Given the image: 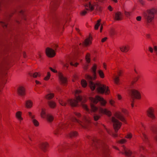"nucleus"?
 <instances>
[{
  "label": "nucleus",
  "mask_w": 157,
  "mask_h": 157,
  "mask_svg": "<svg viewBox=\"0 0 157 157\" xmlns=\"http://www.w3.org/2000/svg\"><path fill=\"white\" fill-rule=\"evenodd\" d=\"M122 14L120 12H117L113 15V17L114 19L116 20H120L122 19Z\"/></svg>",
  "instance_id": "nucleus-16"
},
{
  "label": "nucleus",
  "mask_w": 157,
  "mask_h": 157,
  "mask_svg": "<svg viewBox=\"0 0 157 157\" xmlns=\"http://www.w3.org/2000/svg\"><path fill=\"white\" fill-rule=\"evenodd\" d=\"M132 135L131 133H129L126 136V137L128 139H130L132 137Z\"/></svg>",
  "instance_id": "nucleus-43"
},
{
  "label": "nucleus",
  "mask_w": 157,
  "mask_h": 157,
  "mask_svg": "<svg viewBox=\"0 0 157 157\" xmlns=\"http://www.w3.org/2000/svg\"><path fill=\"white\" fill-rule=\"evenodd\" d=\"M51 76V74L50 72H48L47 73V76H46L44 78V80H48L50 77Z\"/></svg>",
  "instance_id": "nucleus-37"
},
{
  "label": "nucleus",
  "mask_w": 157,
  "mask_h": 157,
  "mask_svg": "<svg viewBox=\"0 0 157 157\" xmlns=\"http://www.w3.org/2000/svg\"><path fill=\"white\" fill-rule=\"evenodd\" d=\"M135 72L136 73V74H138V72L136 70V69H135V68H134V70Z\"/></svg>",
  "instance_id": "nucleus-60"
},
{
  "label": "nucleus",
  "mask_w": 157,
  "mask_h": 157,
  "mask_svg": "<svg viewBox=\"0 0 157 157\" xmlns=\"http://www.w3.org/2000/svg\"><path fill=\"white\" fill-rule=\"evenodd\" d=\"M68 15V14L66 13L65 15L64 16V18L65 19V20L66 19V17Z\"/></svg>",
  "instance_id": "nucleus-58"
},
{
  "label": "nucleus",
  "mask_w": 157,
  "mask_h": 157,
  "mask_svg": "<svg viewBox=\"0 0 157 157\" xmlns=\"http://www.w3.org/2000/svg\"><path fill=\"white\" fill-rule=\"evenodd\" d=\"M115 116L117 118L119 119L122 121H124L125 119L121 113L119 112L116 113L115 114Z\"/></svg>",
  "instance_id": "nucleus-22"
},
{
  "label": "nucleus",
  "mask_w": 157,
  "mask_h": 157,
  "mask_svg": "<svg viewBox=\"0 0 157 157\" xmlns=\"http://www.w3.org/2000/svg\"><path fill=\"white\" fill-rule=\"evenodd\" d=\"M109 103L112 106H114V107L115 106V105L114 104L115 101H113L112 100H110L109 101Z\"/></svg>",
  "instance_id": "nucleus-41"
},
{
  "label": "nucleus",
  "mask_w": 157,
  "mask_h": 157,
  "mask_svg": "<svg viewBox=\"0 0 157 157\" xmlns=\"http://www.w3.org/2000/svg\"><path fill=\"white\" fill-rule=\"evenodd\" d=\"M81 91L76 90L75 91L76 95V99H70L67 101L68 103L72 107L76 106L78 105V102H80L82 107L86 111L88 115H85L81 117L80 119H77L73 116L65 117V121L64 122H61L56 125V127L53 129L54 134L58 136L62 133V131L65 129L68 130L71 128L75 127L74 124H77L81 127L83 128H86L87 125L91 122V119L89 114L92 115L94 120L96 121L100 117V115L98 113L100 112L105 114L108 116L111 115V112L107 109L100 108L98 110L97 107L94 106V104L99 102L101 105L105 106L106 101L103 98L99 96H96L95 98L90 97L89 100L91 102L90 107L91 110H90L87 105L83 104L86 100V98H83L80 95H76L80 93Z\"/></svg>",
  "instance_id": "nucleus-1"
},
{
  "label": "nucleus",
  "mask_w": 157,
  "mask_h": 157,
  "mask_svg": "<svg viewBox=\"0 0 157 157\" xmlns=\"http://www.w3.org/2000/svg\"><path fill=\"white\" fill-rule=\"evenodd\" d=\"M48 146V144L46 142H43L40 143L39 145V147L44 151H45L46 148Z\"/></svg>",
  "instance_id": "nucleus-18"
},
{
  "label": "nucleus",
  "mask_w": 157,
  "mask_h": 157,
  "mask_svg": "<svg viewBox=\"0 0 157 157\" xmlns=\"http://www.w3.org/2000/svg\"><path fill=\"white\" fill-rule=\"evenodd\" d=\"M36 84H41V83L38 81L36 80Z\"/></svg>",
  "instance_id": "nucleus-59"
},
{
  "label": "nucleus",
  "mask_w": 157,
  "mask_h": 157,
  "mask_svg": "<svg viewBox=\"0 0 157 157\" xmlns=\"http://www.w3.org/2000/svg\"><path fill=\"white\" fill-rule=\"evenodd\" d=\"M58 0H55L52 3L53 6L51 8V15L53 24L55 25H58L59 22V20L56 17V14L54 12V10L58 4Z\"/></svg>",
  "instance_id": "nucleus-6"
},
{
  "label": "nucleus",
  "mask_w": 157,
  "mask_h": 157,
  "mask_svg": "<svg viewBox=\"0 0 157 157\" xmlns=\"http://www.w3.org/2000/svg\"><path fill=\"white\" fill-rule=\"evenodd\" d=\"M18 94L21 96H22L25 95V89L23 86H20L17 89Z\"/></svg>",
  "instance_id": "nucleus-19"
},
{
  "label": "nucleus",
  "mask_w": 157,
  "mask_h": 157,
  "mask_svg": "<svg viewBox=\"0 0 157 157\" xmlns=\"http://www.w3.org/2000/svg\"><path fill=\"white\" fill-rule=\"evenodd\" d=\"M113 79L115 83L117 84H118L119 82V77L117 76H115Z\"/></svg>",
  "instance_id": "nucleus-36"
},
{
  "label": "nucleus",
  "mask_w": 157,
  "mask_h": 157,
  "mask_svg": "<svg viewBox=\"0 0 157 157\" xmlns=\"http://www.w3.org/2000/svg\"><path fill=\"white\" fill-rule=\"evenodd\" d=\"M108 9L110 11H112L113 10L112 7L110 6H108Z\"/></svg>",
  "instance_id": "nucleus-53"
},
{
  "label": "nucleus",
  "mask_w": 157,
  "mask_h": 157,
  "mask_svg": "<svg viewBox=\"0 0 157 157\" xmlns=\"http://www.w3.org/2000/svg\"><path fill=\"white\" fill-rule=\"evenodd\" d=\"M112 35H114L115 34V32L114 31H112L111 33Z\"/></svg>",
  "instance_id": "nucleus-61"
},
{
  "label": "nucleus",
  "mask_w": 157,
  "mask_h": 157,
  "mask_svg": "<svg viewBox=\"0 0 157 157\" xmlns=\"http://www.w3.org/2000/svg\"><path fill=\"white\" fill-rule=\"evenodd\" d=\"M77 132L75 131H71L69 134V136L70 138L75 137L77 136Z\"/></svg>",
  "instance_id": "nucleus-27"
},
{
  "label": "nucleus",
  "mask_w": 157,
  "mask_h": 157,
  "mask_svg": "<svg viewBox=\"0 0 157 157\" xmlns=\"http://www.w3.org/2000/svg\"><path fill=\"white\" fill-rule=\"evenodd\" d=\"M48 103L49 106L52 108H54L56 106V103L52 101H48Z\"/></svg>",
  "instance_id": "nucleus-28"
},
{
  "label": "nucleus",
  "mask_w": 157,
  "mask_h": 157,
  "mask_svg": "<svg viewBox=\"0 0 157 157\" xmlns=\"http://www.w3.org/2000/svg\"><path fill=\"white\" fill-rule=\"evenodd\" d=\"M70 2L69 0H68V1H67L66 2V4L65 6V8L66 7L65 6L67 5L68 3Z\"/></svg>",
  "instance_id": "nucleus-57"
},
{
  "label": "nucleus",
  "mask_w": 157,
  "mask_h": 157,
  "mask_svg": "<svg viewBox=\"0 0 157 157\" xmlns=\"http://www.w3.org/2000/svg\"><path fill=\"white\" fill-rule=\"evenodd\" d=\"M124 14L126 16V17H128L130 16V13L128 12H127L125 11L124 12Z\"/></svg>",
  "instance_id": "nucleus-42"
},
{
  "label": "nucleus",
  "mask_w": 157,
  "mask_h": 157,
  "mask_svg": "<svg viewBox=\"0 0 157 157\" xmlns=\"http://www.w3.org/2000/svg\"><path fill=\"white\" fill-rule=\"evenodd\" d=\"M144 147H142V146H141L140 147V150H141V149H142V150H144Z\"/></svg>",
  "instance_id": "nucleus-62"
},
{
  "label": "nucleus",
  "mask_w": 157,
  "mask_h": 157,
  "mask_svg": "<svg viewBox=\"0 0 157 157\" xmlns=\"http://www.w3.org/2000/svg\"><path fill=\"white\" fill-rule=\"evenodd\" d=\"M100 20H98L97 21V23L95 24V25L94 28L95 29H98L99 26L100 25Z\"/></svg>",
  "instance_id": "nucleus-35"
},
{
  "label": "nucleus",
  "mask_w": 157,
  "mask_h": 157,
  "mask_svg": "<svg viewBox=\"0 0 157 157\" xmlns=\"http://www.w3.org/2000/svg\"><path fill=\"white\" fill-rule=\"evenodd\" d=\"M120 48L121 52H126L129 50V47L128 45H124L120 47Z\"/></svg>",
  "instance_id": "nucleus-21"
},
{
  "label": "nucleus",
  "mask_w": 157,
  "mask_h": 157,
  "mask_svg": "<svg viewBox=\"0 0 157 157\" xmlns=\"http://www.w3.org/2000/svg\"><path fill=\"white\" fill-rule=\"evenodd\" d=\"M86 60L87 64L84 65L83 68L84 70H86L87 69L88 66V64L90 62V55L89 53H87L86 56Z\"/></svg>",
  "instance_id": "nucleus-17"
},
{
  "label": "nucleus",
  "mask_w": 157,
  "mask_h": 157,
  "mask_svg": "<svg viewBox=\"0 0 157 157\" xmlns=\"http://www.w3.org/2000/svg\"><path fill=\"white\" fill-rule=\"evenodd\" d=\"M54 96V95L52 94H49L46 96V98L48 99H50L52 98Z\"/></svg>",
  "instance_id": "nucleus-34"
},
{
  "label": "nucleus",
  "mask_w": 157,
  "mask_h": 157,
  "mask_svg": "<svg viewBox=\"0 0 157 157\" xmlns=\"http://www.w3.org/2000/svg\"><path fill=\"white\" fill-rule=\"evenodd\" d=\"M49 69L53 72L54 73H57V71L53 69L52 68L50 67H49Z\"/></svg>",
  "instance_id": "nucleus-45"
},
{
  "label": "nucleus",
  "mask_w": 157,
  "mask_h": 157,
  "mask_svg": "<svg viewBox=\"0 0 157 157\" xmlns=\"http://www.w3.org/2000/svg\"><path fill=\"white\" fill-rule=\"evenodd\" d=\"M46 109L42 108L40 113V116L42 118L46 119L49 122H51L53 120V117L49 114L46 113Z\"/></svg>",
  "instance_id": "nucleus-8"
},
{
  "label": "nucleus",
  "mask_w": 157,
  "mask_h": 157,
  "mask_svg": "<svg viewBox=\"0 0 157 157\" xmlns=\"http://www.w3.org/2000/svg\"><path fill=\"white\" fill-rule=\"evenodd\" d=\"M57 75L60 83L62 84L65 85L67 84V78L64 77L63 74L61 72H58Z\"/></svg>",
  "instance_id": "nucleus-11"
},
{
  "label": "nucleus",
  "mask_w": 157,
  "mask_h": 157,
  "mask_svg": "<svg viewBox=\"0 0 157 157\" xmlns=\"http://www.w3.org/2000/svg\"><path fill=\"white\" fill-rule=\"evenodd\" d=\"M107 39V38L106 37H105L102 39L101 40V42H104Z\"/></svg>",
  "instance_id": "nucleus-50"
},
{
  "label": "nucleus",
  "mask_w": 157,
  "mask_h": 157,
  "mask_svg": "<svg viewBox=\"0 0 157 157\" xmlns=\"http://www.w3.org/2000/svg\"><path fill=\"white\" fill-rule=\"evenodd\" d=\"M142 134L143 135V137H142V138L144 140H147V138L146 134L144 132H142Z\"/></svg>",
  "instance_id": "nucleus-40"
},
{
  "label": "nucleus",
  "mask_w": 157,
  "mask_h": 157,
  "mask_svg": "<svg viewBox=\"0 0 157 157\" xmlns=\"http://www.w3.org/2000/svg\"><path fill=\"white\" fill-rule=\"evenodd\" d=\"M122 112L123 113H124L125 114H127V110H125V109H123L122 110Z\"/></svg>",
  "instance_id": "nucleus-56"
},
{
  "label": "nucleus",
  "mask_w": 157,
  "mask_h": 157,
  "mask_svg": "<svg viewBox=\"0 0 157 157\" xmlns=\"http://www.w3.org/2000/svg\"><path fill=\"white\" fill-rule=\"evenodd\" d=\"M19 13L21 15H24V12L22 10H21L19 11Z\"/></svg>",
  "instance_id": "nucleus-52"
},
{
  "label": "nucleus",
  "mask_w": 157,
  "mask_h": 157,
  "mask_svg": "<svg viewBox=\"0 0 157 157\" xmlns=\"http://www.w3.org/2000/svg\"><path fill=\"white\" fill-rule=\"evenodd\" d=\"M157 13V10L155 9H152L147 10L144 12L143 15L145 19L148 23L151 22L154 17V15Z\"/></svg>",
  "instance_id": "nucleus-5"
},
{
  "label": "nucleus",
  "mask_w": 157,
  "mask_h": 157,
  "mask_svg": "<svg viewBox=\"0 0 157 157\" xmlns=\"http://www.w3.org/2000/svg\"><path fill=\"white\" fill-rule=\"evenodd\" d=\"M110 119L113 123L114 129L115 132H117L121 127V123L114 117H111Z\"/></svg>",
  "instance_id": "nucleus-10"
},
{
  "label": "nucleus",
  "mask_w": 157,
  "mask_h": 157,
  "mask_svg": "<svg viewBox=\"0 0 157 157\" xmlns=\"http://www.w3.org/2000/svg\"><path fill=\"white\" fill-rule=\"evenodd\" d=\"M21 112L18 111L16 113V117L19 120H21L23 119L21 117Z\"/></svg>",
  "instance_id": "nucleus-29"
},
{
  "label": "nucleus",
  "mask_w": 157,
  "mask_h": 157,
  "mask_svg": "<svg viewBox=\"0 0 157 157\" xmlns=\"http://www.w3.org/2000/svg\"><path fill=\"white\" fill-rule=\"evenodd\" d=\"M33 105V103L30 100H28L26 101L25 105L26 107L28 108H31Z\"/></svg>",
  "instance_id": "nucleus-26"
},
{
  "label": "nucleus",
  "mask_w": 157,
  "mask_h": 157,
  "mask_svg": "<svg viewBox=\"0 0 157 157\" xmlns=\"http://www.w3.org/2000/svg\"><path fill=\"white\" fill-rule=\"evenodd\" d=\"M139 2L142 5H144V2L143 0H138Z\"/></svg>",
  "instance_id": "nucleus-51"
},
{
  "label": "nucleus",
  "mask_w": 157,
  "mask_h": 157,
  "mask_svg": "<svg viewBox=\"0 0 157 157\" xmlns=\"http://www.w3.org/2000/svg\"><path fill=\"white\" fill-rule=\"evenodd\" d=\"M92 38L90 37L89 38L86 39L83 42V44L85 46H87L91 43V40Z\"/></svg>",
  "instance_id": "nucleus-23"
},
{
  "label": "nucleus",
  "mask_w": 157,
  "mask_h": 157,
  "mask_svg": "<svg viewBox=\"0 0 157 157\" xmlns=\"http://www.w3.org/2000/svg\"><path fill=\"white\" fill-rule=\"evenodd\" d=\"M147 38H149L150 37V35L149 34H147Z\"/></svg>",
  "instance_id": "nucleus-63"
},
{
  "label": "nucleus",
  "mask_w": 157,
  "mask_h": 157,
  "mask_svg": "<svg viewBox=\"0 0 157 157\" xmlns=\"http://www.w3.org/2000/svg\"><path fill=\"white\" fill-rule=\"evenodd\" d=\"M59 103L62 106H65L66 105L67 103L64 101L62 100H59Z\"/></svg>",
  "instance_id": "nucleus-39"
},
{
  "label": "nucleus",
  "mask_w": 157,
  "mask_h": 157,
  "mask_svg": "<svg viewBox=\"0 0 157 157\" xmlns=\"http://www.w3.org/2000/svg\"><path fill=\"white\" fill-rule=\"evenodd\" d=\"M81 84L82 86L84 87H86L87 85L86 82L84 79H82L81 80Z\"/></svg>",
  "instance_id": "nucleus-33"
},
{
  "label": "nucleus",
  "mask_w": 157,
  "mask_h": 157,
  "mask_svg": "<svg viewBox=\"0 0 157 157\" xmlns=\"http://www.w3.org/2000/svg\"><path fill=\"white\" fill-rule=\"evenodd\" d=\"M98 73L100 77L101 78H103L104 77V74L103 71L101 70H98Z\"/></svg>",
  "instance_id": "nucleus-30"
},
{
  "label": "nucleus",
  "mask_w": 157,
  "mask_h": 157,
  "mask_svg": "<svg viewBox=\"0 0 157 157\" xmlns=\"http://www.w3.org/2000/svg\"><path fill=\"white\" fill-rule=\"evenodd\" d=\"M126 142V140L124 139H122L117 141L118 143L123 144Z\"/></svg>",
  "instance_id": "nucleus-38"
},
{
  "label": "nucleus",
  "mask_w": 157,
  "mask_h": 157,
  "mask_svg": "<svg viewBox=\"0 0 157 157\" xmlns=\"http://www.w3.org/2000/svg\"><path fill=\"white\" fill-rule=\"evenodd\" d=\"M28 114L31 118V121L34 125L36 126H38L39 125V123L38 121L35 119V116L33 115L30 112H28Z\"/></svg>",
  "instance_id": "nucleus-14"
},
{
  "label": "nucleus",
  "mask_w": 157,
  "mask_h": 157,
  "mask_svg": "<svg viewBox=\"0 0 157 157\" xmlns=\"http://www.w3.org/2000/svg\"><path fill=\"white\" fill-rule=\"evenodd\" d=\"M154 49L156 54H157V46H155L154 47Z\"/></svg>",
  "instance_id": "nucleus-48"
},
{
  "label": "nucleus",
  "mask_w": 157,
  "mask_h": 157,
  "mask_svg": "<svg viewBox=\"0 0 157 157\" xmlns=\"http://www.w3.org/2000/svg\"><path fill=\"white\" fill-rule=\"evenodd\" d=\"M97 66L95 64L93 65L90 70V72L92 73V76L89 75H86V77L89 82V85L91 90H94L95 89L97 91L100 93H105L106 94H108L109 92V90L108 88L105 85L101 84L99 83H95L92 81L96 78V71Z\"/></svg>",
  "instance_id": "nucleus-2"
},
{
  "label": "nucleus",
  "mask_w": 157,
  "mask_h": 157,
  "mask_svg": "<svg viewBox=\"0 0 157 157\" xmlns=\"http://www.w3.org/2000/svg\"><path fill=\"white\" fill-rule=\"evenodd\" d=\"M136 20L138 21H140L141 19V16H138L136 18Z\"/></svg>",
  "instance_id": "nucleus-46"
},
{
  "label": "nucleus",
  "mask_w": 157,
  "mask_h": 157,
  "mask_svg": "<svg viewBox=\"0 0 157 157\" xmlns=\"http://www.w3.org/2000/svg\"><path fill=\"white\" fill-rule=\"evenodd\" d=\"M122 148L123 152H121L122 153L128 156H130L132 154V152L131 151L124 146Z\"/></svg>",
  "instance_id": "nucleus-15"
},
{
  "label": "nucleus",
  "mask_w": 157,
  "mask_h": 157,
  "mask_svg": "<svg viewBox=\"0 0 157 157\" xmlns=\"http://www.w3.org/2000/svg\"><path fill=\"white\" fill-rule=\"evenodd\" d=\"M8 20V18H7L4 21H0V24L4 28H7L8 27V25L7 22Z\"/></svg>",
  "instance_id": "nucleus-24"
},
{
  "label": "nucleus",
  "mask_w": 157,
  "mask_h": 157,
  "mask_svg": "<svg viewBox=\"0 0 157 157\" xmlns=\"http://www.w3.org/2000/svg\"><path fill=\"white\" fill-rule=\"evenodd\" d=\"M128 93L131 97V101L132 102L134 98L139 99L140 98V95L139 93L137 90L131 89L128 91Z\"/></svg>",
  "instance_id": "nucleus-9"
},
{
  "label": "nucleus",
  "mask_w": 157,
  "mask_h": 157,
  "mask_svg": "<svg viewBox=\"0 0 157 157\" xmlns=\"http://www.w3.org/2000/svg\"><path fill=\"white\" fill-rule=\"evenodd\" d=\"M46 53L48 57H53L56 55L54 51L50 48H48L46 50Z\"/></svg>",
  "instance_id": "nucleus-13"
},
{
  "label": "nucleus",
  "mask_w": 157,
  "mask_h": 157,
  "mask_svg": "<svg viewBox=\"0 0 157 157\" xmlns=\"http://www.w3.org/2000/svg\"><path fill=\"white\" fill-rule=\"evenodd\" d=\"M29 75L31 77H33L34 78H36L37 76H40V75H39L37 73H29Z\"/></svg>",
  "instance_id": "nucleus-31"
},
{
  "label": "nucleus",
  "mask_w": 157,
  "mask_h": 157,
  "mask_svg": "<svg viewBox=\"0 0 157 157\" xmlns=\"http://www.w3.org/2000/svg\"><path fill=\"white\" fill-rule=\"evenodd\" d=\"M75 59L71 56H68L67 57L65 61H62L61 64L64 67H66L67 68L68 67V63H70V64L73 66L76 67L78 64L77 63H75Z\"/></svg>",
  "instance_id": "nucleus-7"
},
{
  "label": "nucleus",
  "mask_w": 157,
  "mask_h": 157,
  "mask_svg": "<svg viewBox=\"0 0 157 157\" xmlns=\"http://www.w3.org/2000/svg\"><path fill=\"white\" fill-rule=\"evenodd\" d=\"M101 127H103V128H104L106 130V131L107 132H108L109 134H110V135L112 134V136H113V137H117V134H115V133H111V132H110V131L107 128H105V125H103V124H101Z\"/></svg>",
  "instance_id": "nucleus-25"
},
{
  "label": "nucleus",
  "mask_w": 157,
  "mask_h": 157,
  "mask_svg": "<svg viewBox=\"0 0 157 157\" xmlns=\"http://www.w3.org/2000/svg\"><path fill=\"white\" fill-rule=\"evenodd\" d=\"M84 2L83 4L86 7V10H83L81 12L82 15H85L87 13L86 10H93L95 9L97 10L101 11V7L99 6L96 3H94L93 0H82Z\"/></svg>",
  "instance_id": "nucleus-4"
},
{
  "label": "nucleus",
  "mask_w": 157,
  "mask_h": 157,
  "mask_svg": "<svg viewBox=\"0 0 157 157\" xmlns=\"http://www.w3.org/2000/svg\"><path fill=\"white\" fill-rule=\"evenodd\" d=\"M76 146V144L75 142H73L69 146V147H75Z\"/></svg>",
  "instance_id": "nucleus-44"
},
{
  "label": "nucleus",
  "mask_w": 157,
  "mask_h": 157,
  "mask_svg": "<svg viewBox=\"0 0 157 157\" xmlns=\"http://www.w3.org/2000/svg\"><path fill=\"white\" fill-rule=\"evenodd\" d=\"M117 98H118V99L119 100H121V96L120 95H119V94L118 95H117Z\"/></svg>",
  "instance_id": "nucleus-55"
},
{
  "label": "nucleus",
  "mask_w": 157,
  "mask_h": 157,
  "mask_svg": "<svg viewBox=\"0 0 157 157\" xmlns=\"http://www.w3.org/2000/svg\"><path fill=\"white\" fill-rule=\"evenodd\" d=\"M75 114L78 117H80L81 116V114L79 113H75Z\"/></svg>",
  "instance_id": "nucleus-49"
},
{
  "label": "nucleus",
  "mask_w": 157,
  "mask_h": 157,
  "mask_svg": "<svg viewBox=\"0 0 157 157\" xmlns=\"http://www.w3.org/2000/svg\"><path fill=\"white\" fill-rule=\"evenodd\" d=\"M103 66H104V68L105 69H106V65H105V63H104L103 64Z\"/></svg>",
  "instance_id": "nucleus-64"
},
{
  "label": "nucleus",
  "mask_w": 157,
  "mask_h": 157,
  "mask_svg": "<svg viewBox=\"0 0 157 157\" xmlns=\"http://www.w3.org/2000/svg\"><path fill=\"white\" fill-rule=\"evenodd\" d=\"M92 145L94 147L97 148L98 147H101L103 150L104 157H108L109 154L108 147L103 141L97 138L91 139Z\"/></svg>",
  "instance_id": "nucleus-3"
},
{
  "label": "nucleus",
  "mask_w": 157,
  "mask_h": 157,
  "mask_svg": "<svg viewBox=\"0 0 157 157\" xmlns=\"http://www.w3.org/2000/svg\"><path fill=\"white\" fill-rule=\"evenodd\" d=\"M149 50L151 52V53H152L153 52V48L151 47H149Z\"/></svg>",
  "instance_id": "nucleus-47"
},
{
  "label": "nucleus",
  "mask_w": 157,
  "mask_h": 157,
  "mask_svg": "<svg viewBox=\"0 0 157 157\" xmlns=\"http://www.w3.org/2000/svg\"><path fill=\"white\" fill-rule=\"evenodd\" d=\"M154 112V109L152 107H150L147 111V114L149 117L152 119H154L155 117Z\"/></svg>",
  "instance_id": "nucleus-12"
},
{
  "label": "nucleus",
  "mask_w": 157,
  "mask_h": 157,
  "mask_svg": "<svg viewBox=\"0 0 157 157\" xmlns=\"http://www.w3.org/2000/svg\"><path fill=\"white\" fill-rule=\"evenodd\" d=\"M153 132L155 134L154 138L157 141V127L155 125H153L151 128Z\"/></svg>",
  "instance_id": "nucleus-20"
},
{
  "label": "nucleus",
  "mask_w": 157,
  "mask_h": 157,
  "mask_svg": "<svg viewBox=\"0 0 157 157\" xmlns=\"http://www.w3.org/2000/svg\"><path fill=\"white\" fill-rule=\"evenodd\" d=\"M63 147L64 146H58L56 148V151H57L59 153H60L62 151Z\"/></svg>",
  "instance_id": "nucleus-32"
},
{
  "label": "nucleus",
  "mask_w": 157,
  "mask_h": 157,
  "mask_svg": "<svg viewBox=\"0 0 157 157\" xmlns=\"http://www.w3.org/2000/svg\"><path fill=\"white\" fill-rule=\"evenodd\" d=\"M75 49V51H77L78 50V48L77 46H74L73 47Z\"/></svg>",
  "instance_id": "nucleus-54"
}]
</instances>
